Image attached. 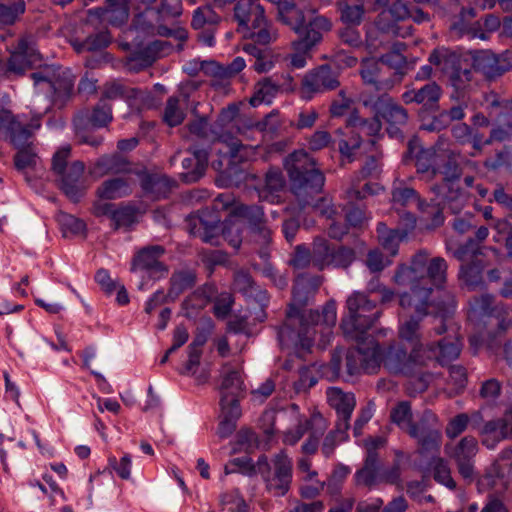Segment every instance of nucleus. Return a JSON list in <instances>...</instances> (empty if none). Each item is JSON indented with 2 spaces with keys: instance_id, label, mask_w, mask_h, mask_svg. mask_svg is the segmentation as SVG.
<instances>
[{
  "instance_id": "nucleus-37",
  "label": "nucleus",
  "mask_w": 512,
  "mask_h": 512,
  "mask_svg": "<svg viewBox=\"0 0 512 512\" xmlns=\"http://www.w3.org/2000/svg\"><path fill=\"white\" fill-rule=\"evenodd\" d=\"M441 432L438 418L431 410H425L406 432L415 441L427 435Z\"/></svg>"
},
{
  "instance_id": "nucleus-28",
  "label": "nucleus",
  "mask_w": 512,
  "mask_h": 512,
  "mask_svg": "<svg viewBox=\"0 0 512 512\" xmlns=\"http://www.w3.org/2000/svg\"><path fill=\"white\" fill-rule=\"evenodd\" d=\"M191 156L183 159L182 167L185 172L182 178L185 182L194 183L205 173L208 165V151L204 148L193 147L189 149Z\"/></svg>"
},
{
  "instance_id": "nucleus-13",
  "label": "nucleus",
  "mask_w": 512,
  "mask_h": 512,
  "mask_svg": "<svg viewBox=\"0 0 512 512\" xmlns=\"http://www.w3.org/2000/svg\"><path fill=\"white\" fill-rule=\"evenodd\" d=\"M216 141L226 147V151L221 149L218 151L222 157L219 164L221 166L223 162L226 164L224 173L230 178V181L234 179L236 181L241 180L244 170L239 167V164L253 160L256 156V147L243 145L238 139L229 134H221L216 138Z\"/></svg>"
},
{
  "instance_id": "nucleus-29",
  "label": "nucleus",
  "mask_w": 512,
  "mask_h": 512,
  "mask_svg": "<svg viewBox=\"0 0 512 512\" xmlns=\"http://www.w3.org/2000/svg\"><path fill=\"white\" fill-rule=\"evenodd\" d=\"M429 63L435 66L442 74L449 76L464 65L462 56L446 47H438L429 55Z\"/></svg>"
},
{
  "instance_id": "nucleus-43",
  "label": "nucleus",
  "mask_w": 512,
  "mask_h": 512,
  "mask_svg": "<svg viewBox=\"0 0 512 512\" xmlns=\"http://www.w3.org/2000/svg\"><path fill=\"white\" fill-rule=\"evenodd\" d=\"M424 366H414L413 372L405 374L409 377L406 384V391L410 396H415L427 390L429 384L434 380L435 375L422 371Z\"/></svg>"
},
{
  "instance_id": "nucleus-35",
  "label": "nucleus",
  "mask_w": 512,
  "mask_h": 512,
  "mask_svg": "<svg viewBox=\"0 0 512 512\" xmlns=\"http://www.w3.org/2000/svg\"><path fill=\"white\" fill-rule=\"evenodd\" d=\"M130 171L131 168L127 159L115 153L112 155H104L100 157L95 162L91 173L101 177L106 174L128 173Z\"/></svg>"
},
{
  "instance_id": "nucleus-12",
  "label": "nucleus",
  "mask_w": 512,
  "mask_h": 512,
  "mask_svg": "<svg viewBox=\"0 0 512 512\" xmlns=\"http://www.w3.org/2000/svg\"><path fill=\"white\" fill-rule=\"evenodd\" d=\"M423 353H425L423 344L415 345L408 355L401 344L395 343L390 345L384 353L380 350V365L383 364L390 373L408 374L413 372L414 366L427 365L432 355L424 356Z\"/></svg>"
},
{
  "instance_id": "nucleus-56",
  "label": "nucleus",
  "mask_w": 512,
  "mask_h": 512,
  "mask_svg": "<svg viewBox=\"0 0 512 512\" xmlns=\"http://www.w3.org/2000/svg\"><path fill=\"white\" fill-rule=\"evenodd\" d=\"M432 469L435 481L446 486L450 490H454L456 488V482L452 478L450 468L444 459L439 457L433 458Z\"/></svg>"
},
{
  "instance_id": "nucleus-33",
  "label": "nucleus",
  "mask_w": 512,
  "mask_h": 512,
  "mask_svg": "<svg viewBox=\"0 0 512 512\" xmlns=\"http://www.w3.org/2000/svg\"><path fill=\"white\" fill-rule=\"evenodd\" d=\"M461 342L459 339L449 340L447 338L438 342L437 346L435 345H424L426 355H432L428 361L436 360L441 365H445L453 360H455L461 352Z\"/></svg>"
},
{
  "instance_id": "nucleus-6",
  "label": "nucleus",
  "mask_w": 512,
  "mask_h": 512,
  "mask_svg": "<svg viewBox=\"0 0 512 512\" xmlns=\"http://www.w3.org/2000/svg\"><path fill=\"white\" fill-rule=\"evenodd\" d=\"M237 31L244 38L266 46L278 37L277 30L268 23L265 9L259 0H239L234 6Z\"/></svg>"
},
{
  "instance_id": "nucleus-17",
  "label": "nucleus",
  "mask_w": 512,
  "mask_h": 512,
  "mask_svg": "<svg viewBox=\"0 0 512 512\" xmlns=\"http://www.w3.org/2000/svg\"><path fill=\"white\" fill-rule=\"evenodd\" d=\"M295 84L289 74L274 75L259 80L254 86V92L249 103L257 107L263 103L271 104L279 93L294 91Z\"/></svg>"
},
{
  "instance_id": "nucleus-53",
  "label": "nucleus",
  "mask_w": 512,
  "mask_h": 512,
  "mask_svg": "<svg viewBox=\"0 0 512 512\" xmlns=\"http://www.w3.org/2000/svg\"><path fill=\"white\" fill-rule=\"evenodd\" d=\"M341 20L352 26H357L362 22L365 9L363 4L349 5L345 1L338 3Z\"/></svg>"
},
{
  "instance_id": "nucleus-47",
  "label": "nucleus",
  "mask_w": 512,
  "mask_h": 512,
  "mask_svg": "<svg viewBox=\"0 0 512 512\" xmlns=\"http://www.w3.org/2000/svg\"><path fill=\"white\" fill-rule=\"evenodd\" d=\"M417 173L422 174L427 180H432L439 172L437 156L430 150H421L416 156Z\"/></svg>"
},
{
  "instance_id": "nucleus-63",
  "label": "nucleus",
  "mask_w": 512,
  "mask_h": 512,
  "mask_svg": "<svg viewBox=\"0 0 512 512\" xmlns=\"http://www.w3.org/2000/svg\"><path fill=\"white\" fill-rule=\"evenodd\" d=\"M220 504L227 507L230 512H246V503L238 489L222 493L220 496Z\"/></svg>"
},
{
  "instance_id": "nucleus-42",
  "label": "nucleus",
  "mask_w": 512,
  "mask_h": 512,
  "mask_svg": "<svg viewBox=\"0 0 512 512\" xmlns=\"http://www.w3.org/2000/svg\"><path fill=\"white\" fill-rule=\"evenodd\" d=\"M349 429V426L335 423L334 428L324 436L321 444V452L325 458H330L334 454L337 446L341 442H345L349 439Z\"/></svg>"
},
{
  "instance_id": "nucleus-51",
  "label": "nucleus",
  "mask_w": 512,
  "mask_h": 512,
  "mask_svg": "<svg viewBox=\"0 0 512 512\" xmlns=\"http://www.w3.org/2000/svg\"><path fill=\"white\" fill-rule=\"evenodd\" d=\"M502 425L500 419L491 420L484 424L481 429V434L483 436L482 443L489 449L495 448L496 444L503 439H506V436L502 433Z\"/></svg>"
},
{
  "instance_id": "nucleus-62",
  "label": "nucleus",
  "mask_w": 512,
  "mask_h": 512,
  "mask_svg": "<svg viewBox=\"0 0 512 512\" xmlns=\"http://www.w3.org/2000/svg\"><path fill=\"white\" fill-rule=\"evenodd\" d=\"M477 14L474 8H462L460 14L451 24V30L458 36L463 37L466 35L472 20L476 18Z\"/></svg>"
},
{
  "instance_id": "nucleus-41",
  "label": "nucleus",
  "mask_w": 512,
  "mask_h": 512,
  "mask_svg": "<svg viewBox=\"0 0 512 512\" xmlns=\"http://www.w3.org/2000/svg\"><path fill=\"white\" fill-rule=\"evenodd\" d=\"M25 10L24 0H0V28L15 24Z\"/></svg>"
},
{
  "instance_id": "nucleus-10",
  "label": "nucleus",
  "mask_w": 512,
  "mask_h": 512,
  "mask_svg": "<svg viewBox=\"0 0 512 512\" xmlns=\"http://www.w3.org/2000/svg\"><path fill=\"white\" fill-rule=\"evenodd\" d=\"M273 472L266 456L258 459L256 470L261 474L266 488L274 496H284L290 489L293 474L292 459L285 450H280L272 458Z\"/></svg>"
},
{
  "instance_id": "nucleus-49",
  "label": "nucleus",
  "mask_w": 512,
  "mask_h": 512,
  "mask_svg": "<svg viewBox=\"0 0 512 512\" xmlns=\"http://www.w3.org/2000/svg\"><path fill=\"white\" fill-rule=\"evenodd\" d=\"M233 212L235 215L247 221L250 230L266 223L264 211L261 206L238 204L235 206Z\"/></svg>"
},
{
  "instance_id": "nucleus-54",
  "label": "nucleus",
  "mask_w": 512,
  "mask_h": 512,
  "mask_svg": "<svg viewBox=\"0 0 512 512\" xmlns=\"http://www.w3.org/2000/svg\"><path fill=\"white\" fill-rule=\"evenodd\" d=\"M220 21V16L209 5L198 7L193 12L191 26L198 30L205 25H216Z\"/></svg>"
},
{
  "instance_id": "nucleus-25",
  "label": "nucleus",
  "mask_w": 512,
  "mask_h": 512,
  "mask_svg": "<svg viewBox=\"0 0 512 512\" xmlns=\"http://www.w3.org/2000/svg\"><path fill=\"white\" fill-rule=\"evenodd\" d=\"M409 16L410 9L406 3L403 0H395L388 9L383 10L379 14L376 25L382 32L403 37L404 34L399 31L396 22L408 19Z\"/></svg>"
},
{
  "instance_id": "nucleus-45",
  "label": "nucleus",
  "mask_w": 512,
  "mask_h": 512,
  "mask_svg": "<svg viewBox=\"0 0 512 512\" xmlns=\"http://www.w3.org/2000/svg\"><path fill=\"white\" fill-rule=\"evenodd\" d=\"M196 276L192 271H177L170 278V288L168 296L175 300L181 293L195 285Z\"/></svg>"
},
{
  "instance_id": "nucleus-23",
  "label": "nucleus",
  "mask_w": 512,
  "mask_h": 512,
  "mask_svg": "<svg viewBox=\"0 0 512 512\" xmlns=\"http://www.w3.org/2000/svg\"><path fill=\"white\" fill-rule=\"evenodd\" d=\"M112 120L111 106L104 100L90 112L88 109L79 111L73 118L75 131H82L89 128H100L106 126Z\"/></svg>"
},
{
  "instance_id": "nucleus-61",
  "label": "nucleus",
  "mask_w": 512,
  "mask_h": 512,
  "mask_svg": "<svg viewBox=\"0 0 512 512\" xmlns=\"http://www.w3.org/2000/svg\"><path fill=\"white\" fill-rule=\"evenodd\" d=\"M380 66L373 59L365 60L361 63L360 75L365 84L373 85L376 90L381 89L379 80Z\"/></svg>"
},
{
  "instance_id": "nucleus-46",
  "label": "nucleus",
  "mask_w": 512,
  "mask_h": 512,
  "mask_svg": "<svg viewBox=\"0 0 512 512\" xmlns=\"http://www.w3.org/2000/svg\"><path fill=\"white\" fill-rule=\"evenodd\" d=\"M392 200L394 203L400 204L402 206H406L412 201H416L419 209L427 213H432L430 209H435L433 206L425 204L422 200H420L418 193L413 188L402 185L393 188Z\"/></svg>"
},
{
  "instance_id": "nucleus-57",
  "label": "nucleus",
  "mask_w": 512,
  "mask_h": 512,
  "mask_svg": "<svg viewBox=\"0 0 512 512\" xmlns=\"http://www.w3.org/2000/svg\"><path fill=\"white\" fill-rule=\"evenodd\" d=\"M350 472L351 470L348 466L338 463L334 467L327 481H325L327 486V493L332 496L338 495L341 491V486L343 482L350 474Z\"/></svg>"
},
{
  "instance_id": "nucleus-7",
  "label": "nucleus",
  "mask_w": 512,
  "mask_h": 512,
  "mask_svg": "<svg viewBox=\"0 0 512 512\" xmlns=\"http://www.w3.org/2000/svg\"><path fill=\"white\" fill-rule=\"evenodd\" d=\"M347 314L341 320V329L344 336L352 341L371 339L368 330L378 319L380 313L376 311V303L361 292L352 293L346 300Z\"/></svg>"
},
{
  "instance_id": "nucleus-21",
  "label": "nucleus",
  "mask_w": 512,
  "mask_h": 512,
  "mask_svg": "<svg viewBox=\"0 0 512 512\" xmlns=\"http://www.w3.org/2000/svg\"><path fill=\"white\" fill-rule=\"evenodd\" d=\"M106 7H98L88 10V21H97L101 24H109L120 27L128 21L129 9L120 0H105Z\"/></svg>"
},
{
  "instance_id": "nucleus-1",
  "label": "nucleus",
  "mask_w": 512,
  "mask_h": 512,
  "mask_svg": "<svg viewBox=\"0 0 512 512\" xmlns=\"http://www.w3.org/2000/svg\"><path fill=\"white\" fill-rule=\"evenodd\" d=\"M447 270L444 258H430L426 250H419L409 265L397 267L392 278L396 285L410 288L399 296L402 308H414L419 315H434L435 320L439 319V326L434 328L437 335L447 331V321L456 307L454 295L444 290Z\"/></svg>"
},
{
  "instance_id": "nucleus-24",
  "label": "nucleus",
  "mask_w": 512,
  "mask_h": 512,
  "mask_svg": "<svg viewBox=\"0 0 512 512\" xmlns=\"http://www.w3.org/2000/svg\"><path fill=\"white\" fill-rule=\"evenodd\" d=\"M219 218L216 214L203 211L201 214L186 217V228L191 235L200 238L203 242L211 243L218 227Z\"/></svg>"
},
{
  "instance_id": "nucleus-8",
  "label": "nucleus",
  "mask_w": 512,
  "mask_h": 512,
  "mask_svg": "<svg viewBox=\"0 0 512 512\" xmlns=\"http://www.w3.org/2000/svg\"><path fill=\"white\" fill-rule=\"evenodd\" d=\"M70 153V145L59 148L52 157L51 170L65 195L73 201H78L83 193L82 178L85 166L81 161L69 164Z\"/></svg>"
},
{
  "instance_id": "nucleus-38",
  "label": "nucleus",
  "mask_w": 512,
  "mask_h": 512,
  "mask_svg": "<svg viewBox=\"0 0 512 512\" xmlns=\"http://www.w3.org/2000/svg\"><path fill=\"white\" fill-rule=\"evenodd\" d=\"M173 184L169 178L160 175H145L141 180L143 191L152 199L166 198Z\"/></svg>"
},
{
  "instance_id": "nucleus-14",
  "label": "nucleus",
  "mask_w": 512,
  "mask_h": 512,
  "mask_svg": "<svg viewBox=\"0 0 512 512\" xmlns=\"http://www.w3.org/2000/svg\"><path fill=\"white\" fill-rule=\"evenodd\" d=\"M356 348L349 349L346 353V371L353 376L363 370L365 373H376L380 368V346L371 338L355 341Z\"/></svg>"
},
{
  "instance_id": "nucleus-16",
  "label": "nucleus",
  "mask_w": 512,
  "mask_h": 512,
  "mask_svg": "<svg viewBox=\"0 0 512 512\" xmlns=\"http://www.w3.org/2000/svg\"><path fill=\"white\" fill-rule=\"evenodd\" d=\"M383 444L381 438H370L365 441L366 457L363 467L354 474V481L357 486L369 489L381 484L382 463L377 452L378 447Z\"/></svg>"
},
{
  "instance_id": "nucleus-15",
  "label": "nucleus",
  "mask_w": 512,
  "mask_h": 512,
  "mask_svg": "<svg viewBox=\"0 0 512 512\" xmlns=\"http://www.w3.org/2000/svg\"><path fill=\"white\" fill-rule=\"evenodd\" d=\"M313 266L318 270L328 267L347 268L355 259L351 248L335 247L323 237H316L312 243Z\"/></svg>"
},
{
  "instance_id": "nucleus-39",
  "label": "nucleus",
  "mask_w": 512,
  "mask_h": 512,
  "mask_svg": "<svg viewBox=\"0 0 512 512\" xmlns=\"http://www.w3.org/2000/svg\"><path fill=\"white\" fill-rule=\"evenodd\" d=\"M234 288L246 297H253L260 302L267 300L265 290L256 286L254 280L248 272L243 270L237 271L234 275Z\"/></svg>"
},
{
  "instance_id": "nucleus-11",
  "label": "nucleus",
  "mask_w": 512,
  "mask_h": 512,
  "mask_svg": "<svg viewBox=\"0 0 512 512\" xmlns=\"http://www.w3.org/2000/svg\"><path fill=\"white\" fill-rule=\"evenodd\" d=\"M462 262L458 274L461 284L468 290H475L483 284V271L486 266L484 253L475 240L469 239L455 252Z\"/></svg>"
},
{
  "instance_id": "nucleus-22",
  "label": "nucleus",
  "mask_w": 512,
  "mask_h": 512,
  "mask_svg": "<svg viewBox=\"0 0 512 512\" xmlns=\"http://www.w3.org/2000/svg\"><path fill=\"white\" fill-rule=\"evenodd\" d=\"M329 406L335 410V423L351 427L350 421L356 407V398L352 392H345L339 387H329L326 390Z\"/></svg>"
},
{
  "instance_id": "nucleus-52",
  "label": "nucleus",
  "mask_w": 512,
  "mask_h": 512,
  "mask_svg": "<svg viewBox=\"0 0 512 512\" xmlns=\"http://www.w3.org/2000/svg\"><path fill=\"white\" fill-rule=\"evenodd\" d=\"M6 131L9 135L10 142L16 148L24 147L32 134L30 129L23 125L16 116L13 117Z\"/></svg>"
},
{
  "instance_id": "nucleus-3",
  "label": "nucleus",
  "mask_w": 512,
  "mask_h": 512,
  "mask_svg": "<svg viewBox=\"0 0 512 512\" xmlns=\"http://www.w3.org/2000/svg\"><path fill=\"white\" fill-rule=\"evenodd\" d=\"M276 7V19L299 35V38L292 42V47L297 50L307 51L315 47L322 41L324 33L332 28L331 20L318 14L306 23L305 15L297 8L295 0H280Z\"/></svg>"
},
{
  "instance_id": "nucleus-26",
  "label": "nucleus",
  "mask_w": 512,
  "mask_h": 512,
  "mask_svg": "<svg viewBox=\"0 0 512 512\" xmlns=\"http://www.w3.org/2000/svg\"><path fill=\"white\" fill-rule=\"evenodd\" d=\"M380 130L381 122L378 117L364 119V121H361L359 123V129L355 135H353L349 140L343 139L339 142L338 148L342 157L347 160V162H352L354 160V151L361 145L360 134L375 136L380 132Z\"/></svg>"
},
{
  "instance_id": "nucleus-59",
  "label": "nucleus",
  "mask_w": 512,
  "mask_h": 512,
  "mask_svg": "<svg viewBox=\"0 0 512 512\" xmlns=\"http://www.w3.org/2000/svg\"><path fill=\"white\" fill-rule=\"evenodd\" d=\"M490 316L496 321V326L500 332L507 331L512 327V307L505 304L495 305L489 312Z\"/></svg>"
},
{
  "instance_id": "nucleus-19",
  "label": "nucleus",
  "mask_w": 512,
  "mask_h": 512,
  "mask_svg": "<svg viewBox=\"0 0 512 512\" xmlns=\"http://www.w3.org/2000/svg\"><path fill=\"white\" fill-rule=\"evenodd\" d=\"M340 86L339 75L328 65H322L305 75L302 81V93L307 99L314 94L335 90Z\"/></svg>"
},
{
  "instance_id": "nucleus-20",
  "label": "nucleus",
  "mask_w": 512,
  "mask_h": 512,
  "mask_svg": "<svg viewBox=\"0 0 512 512\" xmlns=\"http://www.w3.org/2000/svg\"><path fill=\"white\" fill-rule=\"evenodd\" d=\"M478 452L477 440L472 436L462 438L451 451L449 456L455 461L459 474L469 483L475 479L474 459Z\"/></svg>"
},
{
  "instance_id": "nucleus-58",
  "label": "nucleus",
  "mask_w": 512,
  "mask_h": 512,
  "mask_svg": "<svg viewBox=\"0 0 512 512\" xmlns=\"http://www.w3.org/2000/svg\"><path fill=\"white\" fill-rule=\"evenodd\" d=\"M442 442V433L439 432L434 435H427L416 440L417 451L422 456H429L432 459L436 458L439 454L440 446Z\"/></svg>"
},
{
  "instance_id": "nucleus-36",
  "label": "nucleus",
  "mask_w": 512,
  "mask_h": 512,
  "mask_svg": "<svg viewBox=\"0 0 512 512\" xmlns=\"http://www.w3.org/2000/svg\"><path fill=\"white\" fill-rule=\"evenodd\" d=\"M222 383L220 386L221 396L224 401L227 397H240L244 392V383L240 370L231 368L225 364L222 368Z\"/></svg>"
},
{
  "instance_id": "nucleus-44",
  "label": "nucleus",
  "mask_w": 512,
  "mask_h": 512,
  "mask_svg": "<svg viewBox=\"0 0 512 512\" xmlns=\"http://www.w3.org/2000/svg\"><path fill=\"white\" fill-rule=\"evenodd\" d=\"M441 189H446V191L442 193L444 207L449 209L453 214L460 213L467 202L466 193L460 189L458 183L442 186Z\"/></svg>"
},
{
  "instance_id": "nucleus-48",
  "label": "nucleus",
  "mask_w": 512,
  "mask_h": 512,
  "mask_svg": "<svg viewBox=\"0 0 512 512\" xmlns=\"http://www.w3.org/2000/svg\"><path fill=\"white\" fill-rule=\"evenodd\" d=\"M377 232L382 247L391 257L395 256L398 253L399 242L404 233L397 229L388 230L382 222L378 224Z\"/></svg>"
},
{
  "instance_id": "nucleus-2",
  "label": "nucleus",
  "mask_w": 512,
  "mask_h": 512,
  "mask_svg": "<svg viewBox=\"0 0 512 512\" xmlns=\"http://www.w3.org/2000/svg\"><path fill=\"white\" fill-rule=\"evenodd\" d=\"M41 56L35 43L28 39H20L16 50L8 60V70L16 74H22L27 68L39 65V70L31 73L35 85L47 84L52 90V102L58 108L66 105L70 99L74 79L69 70L61 66L40 65Z\"/></svg>"
},
{
  "instance_id": "nucleus-40",
  "label": "nucleus",
  "mask_w": 512,
  "mask_h": 512,
  "mask_svg": "<svg viewBox=\"0 0 512 512\" xmlns=\"http://www.w3.org/2000/svg\"><path fill=\"white\" fill-rule=\"evenodd\" d=\"M131 192L130 183L123 178L106 180L97 188L99 198L106 200L122 198L129 195Z\"/></svg>"
},
{
  "instance_id": "nucleus-60",
  "label": "nucleus",
  "mask_w": 512,
  "mask_h": 512,
  "mask_svg": "<svg viewBox=\"0 0 512 512\" xmlns=\"http://www.w3.org/2000/svg\"><path fill=\"white\" fill-rule=\"evenodd\" d=\"M416 316H411L408 320H406L399 328V336L407 340L409 342H416V345L419 343V328L420 321L424 316L419 315L415 310Z\"/></svg>"
},
{
  "instance_id": "nucleus-18",
  "label": "nucleus",
  "mask_w": 512,
  "mask_h": 512,
  "mask_svg": "<svg viewBox=\"0 0 512 512\" xmlns=\"http://www.w3.org/2000/svg\"><path fill=\"white\" fill-rule=\"evenodd\" d=\"M165 253L161 245L147 246L139 250L131 262V271H145L150 278L160 279L168 273V268L160 261Z\"/></svg>"
},
{
  "instance_id": "nucleus-32",
  "label": "nucleus",
  "mask_w": 512,
  "mask_h": 512,
  "mask_svg": "<svg viewBox=\"0 0 512 512\" xmlns=\"http://www.w3.org/2000/svg\"><path fill=\"white\" fill-rule=\"evenodd\" d=\"M473 67L488 79L501 76L507 70L504 60L489 50L479 51L473 56Z\"/></svg>"
},
{
  "instance_id": "nucleus-27",
  "label": "nucleus",
  "mask_w": 512,
  "mask_h": 512,
  "mask_svg": "<svg viewBox=\"0 0 512 512\" xmlns=\"http://www.w3.org/2000/svg\"><path fill=\"white\" fill-rule=\"evenodd\" d=\"M336 320L337 312L336 304L334 301L328 302L323 307L321 313L318 311L309 310L304 323H307L312 328V343L314 342L315 334L317 332L316 327L318 326H323V329L320 331L324 333L325 337H328L327 342H329V337L332 334L331 328L336 324Z\"/></svg>"
},
{
  "instance_id": "nucleus-31",
  "label": "nucleus",
  "mask_w": 512,
  "mask_h": 512,
  "mask_svg": "<svg viewBox=\"0 0 512 512\" xmlns=\"http://www.w3.org/2000/svg\"><path fill=\"white\" fill-rule=\"evenodd\" d=\"M374 107L377 115L381 116L391 126L405 125L408 120V113L405 108L397 104L388 95H382L375 102Z\"/></svg>"
},
{
  "instance_id": "nucleus-55",
  "label": "nucleus",
  "mask_w": 512,
  "mask_h": 512,
  "mask_svg": "<svg viewBox=\"0 0 512 512\" xmlns=\"http://www.w3.org/2000/svg\"><path fill=\"white\" fill-rule=\"evenodd\" d=\"M111 34L104 29L96 34L89 35L79 46L76 47L80 51H98L106 48L111 42Z\"/></svg>"
},
{
  "instance_id": "nucleus-64",
  "label": "nucleus",
  "mask_w": 512,
  "mask_h": 512,
  "mask_svg": "<svg viewBox=\"0 0 512 512\" xmlns=\"http://www.w3.org/2000/svg\"><path fill=\"white\" fill-rule=\"evenodd\" d=\"M135 221V211L133 208L124 206L115 208L112 213L111 225L114 229L130 227Z\"/></svg>"
},
{
  "instance_id": "nucleus-9",
  "label": "nucleus",
  "mask_w": 512,
  "mask_h": 512,
  "mask_svg": "<svg viewBox=\"0 0 512 512\" xmlns=\"http://www.w3.org/2000/svg\"><path fill=\"white\" fill-rule=\"evenodd\" d=\"M328 427L329 421L320 412L314 411L309 418H300L294 428L287 429L283 433L282 442L295 446L308 433L307 439L301 445V452L304 455H314Z\"/></svg>"
},
{
  "instance_id": "nucleus-34",
  "label": "nucleus",
  "mask_w": 512,
  "mask_h": 512,
  "mask_svg": "<svg viewBox=\"0 0 512 512\" xmlns=\"http://www.w3.org/2000/svg\"><path fill=\"white\" fill-rule=\"evenodd\" d=\"M189 101L188 93L180 91L177 95L170 96L164 108L163 120L170 127L180 125L186 116V108Z\"/></svg>"
},
{
  "instance_id": "nucleus-5",
  "label": "nucleus",
  "mask_w": 512,
  "mask_h": 512,
  "mask_svg": "<svg viewBox=\"0 0 512 512\" xmlns=\"http://www.w3.org/2000/svg\"><path fill=\"white\" fill-rule=\"evenodd\" d=\"M284 165L291 181V189L300 204L303 207L310 205V198L322 191L325 182L323 173L316 168L314 160L304 150L288 155Z\"/></svg>"
},
{
  "instance_id": "nucleus-50",
  "label": "nucleus",
  "mask_w": 512,
  "mask_h": 512,
  "mask_svg": "<svg viewBox=\"0 0 512 512\" xmlns=\"http://www.w3.org/2000/svg\"><path fill=\"white\" fill-rule=\"evenodd\" d=\"M413 413L411 404L408 401H401L397 403L390 412L391 422L396 424L400 429L407 432L411 425Z\"/></svg>"
},
{
  "instance_id": "nucleus-30",
  "label": "nucleus",
  "mask_w": 512,
  "mask_h": 512,
  "mask_svg": "<svg viewBox=\"0 0 512 512\" xmlns=\"http://www.w3.org/2000/svg\"><path fill=\"white\" fill-rule=\"evenodd\" d=\"M442 95L441 87L436 82H429L419 89H409L402 94L405 104L416 103L427 108L437 105Z\"/></svg>"
},
{
  "instance_id": "nucleus-4",
  "label": "nucleus",
  "mask_w": 512,
  "mask_h": 512,
  "mask_svg": "<svg viewBox=\"0 0 512 512\" xmlns=\"http://www.w3.org/2000/svg\"><path fill=\"white\" fill-rule=\"evenodd\" d=\"M308 302L305 287L295 285L293 289V302L289 307L286 319L278 329V340L282 349H293L297 354L309 351L312 347V328L304 323L308 311H301V307Z\"/></svg>"
}]
</instances>
